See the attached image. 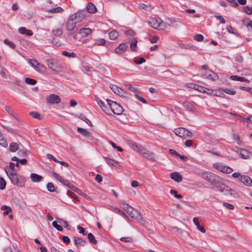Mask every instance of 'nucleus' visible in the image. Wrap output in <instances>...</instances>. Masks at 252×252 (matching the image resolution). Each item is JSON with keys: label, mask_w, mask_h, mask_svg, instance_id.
Here are the masks:
<instances>
[{"label": "nucleus", "mask_w": 252, "mask_h": 252, "mask_svg": "<svg viewBox=\"0 0 252 252\" xmlns=\"http://www.w3.org/2000/svg\"><path fill=\"white\" fill-rule=\"evenodd\" d=\"M131 146L134 150L139 152L145 158L151 160V161H153L154 160V154L153 153H150L146 149L140 145H138L135 143H131Z\"/></svg>", "instance_id": "1"}, {"label": "nucleus", "mask_w": 252, "mask_h": 252, "mask_svg": "<svg viewBox=\"0 0 252 252\" xmlns=\"http://www.w3.org/2000/svg\"><path fill=\"white\" fill-rule=\"evenodd\" d=\"M148 24L151 27L159 31L164 30L166 28V24L159 17L150 18Z\"/></svg>", "instance_id": "2"}, {"label": "nucleus", "mask_w": 252, "mask_h": 252, "mask_svg": "<svg viewBox=\"0 0 252 252\" xmlns=\"http://www.w3.org/2000/svg\"><path fill=\"white\" fill-rule=\"evenodd\" d=\"M77 21H76L73 17L70 15L68 20L65 24V28L69 32V35H72L77 32L78 31V27L77 26Z\"/></svg>", "instance_id": "3"}, {"label": "nucleus", "mask_w": 252, "mask_h": 252, "mask_svg": "<svg viewBox=\"0 0 252 252\" xmlns=\"http://www.w3.org/2000/svg\"><path fill=\"white\" fill-rule=\"evenodd\" d=\"M4 170L12 184L19 187L23 186L24 183L21 180L20 176L15 172H9L8 168L5 167Z\"/></svg>", "instance_id": "4"}, {"label": "nucleus", "mask_w": 252, "mask_h": 252, "mask_svg": "<svg viewBox=\"0 0 252 252\" xmlns=\"http://www.w3.org/2000/svg\"><path fill=\"white\" fill-rule=\"evenodd\" d=\"M106 101L108 102L110 110H111L114 114L119 115L123 113L124 111L123 107L119 104L108 99H106Z\"/></svg>", "instance_id": "5"}, {"label": "nucleus", "mask_w": 252, "mask_h": 252, "mask_svg": "<svg viewBox=\"0 0 252 252\" xmlns=\"http://www.w3.org/2000/svg\"><path fill=\"white\" fill-rule=\"evenodd\" d=\"M28 63L37 72L44 73L46 70L45 67L35 60H29Z\"/></svg>", "instance_id": "6"}, {"label": "nucleus", "mask_w": 252, "mask_h": 252, "mask_svg": "<svg viewBox=\"0 0 252 252\" xmlns=\"http://www.w3.org/2000/svg\"><path fill=\"white\" fill-rule=\"evenodd\" d=\"M219 190L227 196L234 197L238 196V194L235 190L231 189L229 187L223 184H221L220 186Z\"/></svg>", "instance_id": "7"}, {"label": "nucleus", "mask_w": 252, "mask_h": 252, "mask_svg": "<svg viewBox=\"0 0 252 252\" xmlns=\"http://www.w3.org/2000/svg\"><path fill=\"white\" fill-rule=\"evenodd\" d=\"M174 133L176 135L184 138L192 136V133L190 131L183 127H179L175 129Z\"/></svg>", "instance_id": "8"}, {"label": "nucleus", "mask_w": 252, "mask_h": 252, "mask_svg": "<svg viewBox=\"0 0 252 252\" xmlns=\"http://www.w3.org/2000/svg\"><path fill=\"white\" fill-rule=\"evenodd\" d=\"M111 90L115 94L123 97H128L129 94L124 91L123 89L118 87L117 86L115 85H111L110 86Z\"/></svg>", "instance_id": "9"}, {"label": "nucleus", "mask_w": 252, "mask_h": 252, "mask_svg": "<svg viewBox=\"0 0 252 252\" xmlns=\"http://www.w3.org/2000/svg\"><path fill=\"white\" fill-rule=\"evenodd\" d=\"M213 167L220 171L226 174L230 173L233 171L232 168L229 166H224L220 163H214L213 164Z\"/></svg>", "instance_id": "10"}, {"label": "nucleus", "mask_w": 252, "mask_h": 252, "mask_svg": "<svg viewBox=\"0 0 252 252\" xmlns=\"http://www.w3.org/2000/svg\"><path fill=\"white\" fill-rule=\"evenodd\" d=\"M203 77L208 79L216 81L219 79V76L211 70H206L202 73Z\"/></svg>", "instance_id": "11"}, {"label": "nucleus", "mask_w": 252, "mask_h": 252, "mask_svg": "<svg viewBox=\"0 0 252 252\" xmlns=\"http://www.w3.org/2000/svg\"><path fill=\"white\" fill-rule=\"evenodd\" d=\"M48 67L54 72H57L59 70L58 63L52 59L47 60L46 61Z\"/></svg>", "instance_id": "12"}, {"label": "nucleus", "mask_w": 252, "mask_h": 252, "mask_svg": "<svg viewBox=\"0 0 252 252\" xmlns=\"http://www.w3.org/2000/svg\"><path fill=\"white\" fill-rule=\"evenodd\" d=\"M47 101L50 104H58L60 102L61 98L58 95L51 94L46 98Z\"/></svg>", "instance_id": "13"}, {"label": "nucleus", "mask_w": 252, "mask_h": 252, "mask_svg": "<svg viewBox=\"0 0 252 252\" xmlns=\"http://www.w3.org/2000/svg\"><path fill=\"white\" fill-rule=\"evenodd\" d=\"M95 100L97 102V104L101 107L102 110L106 113V114H109L110 112V108L109 107V105L108 104L106 105L105 103L99 98L97 96H95Z\"/></svg>", "instance_id": "14"}, {"label": "nucleus", "mask_w": 252, "mask_h": 252, "mask_svg": "<svg viewBox=\"0 0 252 252\" xmlns=\"http://www.w3.org/2000/svg\"><path fill=\"white\" fill-rule=\"evenodd\" d=\"M71 17L74 19L77 23L81 22L85 17V14L82 11H78L77 12L71 15Z\"/></svg>", "instance_id": "15"}, {"label": "nucleus", "mask_w": 252, "mask_h": 252, "mask_svg": "<svg viewBox=\"0 0 252 252\" xmlns=\"http://www.w3.org/2000/svg\"><path fill=\"white\" fill-rule=\"evenodd\" d=\"M187 87L193 89L195 90H198V91L200 92H206V88H204L202 86H200L199 85H196L193 83H188L186 84Z\"/></svg>", "instance_id": "16"}, {"label": "nucleus", "mask_w": 252, "mask_h": 252, "mask_svg": "<svg viewBox=\"0 0 252 252\" xmlns=\"http://www.w3.org/2000/svg\"><path fill=\"white\" fill-rule=\"evenodd\" d=\"M240 181L246 185L252 187V180L248 176L242 175Z\"/></svg>", "instance_id": "17"}, {"label": "nucleus", "mask_w": 252, "mask_h": 252, "mask_svg": "<svg viewBox=\"0 0 252 252\" xmlns=\"http://www.w3.org/2000/svg\"><path fill=\"white\" fill-rule=\"evenodd\" d=\"M135 213V215L134 216L133 219H135L137 220L138 222L144 224L146 222L145 219L143 218L141 213L140 212H138L136 210L134 212Z\"/></svg>", "instance_id": "18"}, {"label": "nucleus", "mask_w": 252, "mask_h": 252, "mask_svg": "<svg viewBox=\"0 0 252 252\" xmlns=\"http://www.w3.org/2000/svg\"><path fill=\"white\" fill-rule=\"evenodd\" d=\"M135 213V215L134 216L133 219H135L137 220L138 222L144 224L146 222L145 219L143 218L141 213L140 212H138L136 210L134 212Z\"/></svg>", "instance_id": "19"}, {"label": "nucleus", "mask_w": 252, "mask_h": 252, "mask_svg": "<svg viewBox=\"0 0 252 252\" xmlns=\"http://www.w3.org/2000/svg\"><path fill=\"white\" fill-rule=\"evenodd\" d=\"M135 213V215L134 216L133 219H135L137 220L138 222L144 224L146 222L145 219L143 218L141 213L140 212H138L136 210L134 212Z\"/></svg>", "instance_id": "20"}, {"label": "nucleus", "mask_w": 252, "mask_h": 252, "mask_svg": "<svg viewBox=\"0 0 252 252\" xmlns=\"http://www.w3.org/2000/svg\"><path fill=\"white\" fill-rule=\"evenodd\" d=\"M135 213V215L134 216L133 219H135L137 220L138 222L144 224L146 222L145 219L143 218L141 213L140 212H138L136 210L134 212Z\"/></svg>", "instance_id": "21"}, {"label": "nucleus", "mask_w": 252, "mask_h": 252, "mask_svg": "<svg viewBox=\"0 0 252 252\" xmlns=\"http://www.w3.org/2000/svg\"><path fill=\"white\" fill-rule=\"evenodd\" d=\"M77 131L80 133H81V134H82L84 136L90 139H91L93 138L91 133L89 131H88V130H87L86 129H84V128H83L81 127H78Z\"/></svg>", "instance_id": "22"}, {"label": "nucleus", "mask_w": 252, "mask_h": 252, "mask_svg": "<svg viewBox=\"0 0 252 252\" xmlns=\"http://www.w3.org/2000/svg\"><path fill=\"white\" fill-rule=\"evenodd\" d=\"M170 176L172 179L177 182H181L183 179L182 175L178 172H173L171 173Z\"/></svg>", "instance_id": "23"}, {"label": "nucleus", "mask_w": 252, "mask_h": 252, "mask_svg": "<svg viewBox=\"0 0 252 252\" xmlns=\"http://www.w3.org/2000/svg\"><path fill=\"white\" fill-rule=\"evenodd\" d=\"M168 20L170 23L168 24V25L170 26L177 28L181 25V22L175 19L170 18H168Z\"/></svg>", "instance_id": "24"}, {"label": "nucleus", "mask_w": 252, "mask_h": 252, "mask_svg": "<svg viewBox=\"0 0 252 252\" xmlns=\"http://www.w3.org/2000/svg\"><path fill=\"white\" fill-rule=\"evenodd\" d=\"M74 241L78 249H80L81 246H84L86 243V242L84 240L76 237H74Z\"/></svg>", "instance_id": "25"}, {"label": "nucleus", "mask_w": 252, "mask_h": 252, "mask_svg": "<svg viewBox=\"0 0 252 252\" xmlns=\"http://www.w3.org/2000/svg\"><path fill=\"white\" fill-rule=\"evenodd\" d=\"M127 46L125 43H121L119 45V47L116 48L115 50L116 53L121 54L124 53L126 49Z\"/></svg>", "instance_id": "26"}, {"label": "nucleus", "mask_w": 252, "mask_h": 252, "mask_svg": "<svg viewBox=\"0 0 252 252\" xmlns=\"http://www.w3.org/2000/svg\"><path fill=\"white\" fill-rule=\"evenodd\" d=\"M252 154L245 149H241L240 151V156L244 159H247L250 158Z\"/></svg>", "instance_id": "27"}, {"label": "nucleus", "mask_w": 252, "mask_h": 252, "mask_svg": "<svg viewBox=\"0 0 252 252\" xmlns=\"http://www.w3.org/2000/svg\"><path fill=\"white\" fill-rule=\"evenodd\" d=\"M79 33L83 37H87L92 33V30L90 28H82L79 30Z\"/></svg>", "instance_id": "28"}, {"label": "nucleus", "mask_w": 252, "mask_h": 252, "mask_svg": "<svg viewBox=\"0 0 252 252\" xmlns=\"http://www.w3.org/2000/svg\"><path fill=\"white\" fill-rule=\"evenodd\" d=\"M193 222L194 224L196 226L197 229L202 233H205L206 230L205 228L199 224V221L197 218H194L193 219Z\"/></svg>", "instance_id": "29"}, {"label": "nucleus", "mask_w": 252, "mask_h": 252, "mask_svg": "<svg viewBox=\"0 0 252 252\" xmlns=\"http://www.w3.org/2000/svg\"><path fill=\"white\" fill-rule=\"evenodd\" d=\"M104 158L105 159V161L107 164L111 165L115 167L119 166V163L117 161H116L113 159L107 157H104Z\"/></svg>", "instance_id": "30"}, {"label": "nucleus", "mask_w": 252, "mask_h": 252, "mask_svg": "<svg viewBox=\"0 0 252 252\" xmlns=\"http://www.w3.org/2000/svg\"><path fill=\"white\" fill-rule=\"evenodd\" d=\"M31 179L33 182L38 183L42 179V177L35 173H32L31 174Z\"/></svg>", "instance_id": "31"}, {"label": "nucleus", "mask_w": 252, "mask_h": 252, "mask_svg": "<svg viewBox=\"0 0 252 252\" xmlns=\"http://www.w3.org/2000/svg\"><path fill=\"white\" fill-rule=\"evenodd\" d=\"M88 12L94 13L96 12V8L95 6L92 3H89L86 7Z\"/></svg>", "instance_id": "32"}, {"label": "nucleus", "mask_w": 252, "mask_h": 252, "mask_svg": "<svg viewBox=\"0 0 252 252\" xmlns=\"http://www.w3.org/2000/svg\"><path fill=\"white\" fill-rule=\"evenodd\" d=\"M19 149L18 143L16 142L11 143L9 147V150L11 152H15Z\"/></svg>", "instance_id": "33"}, {"label": "nucleus", "mask_w": 252, "mask_h": 252, "mask_svg": "<svg viewBox=\"0 0 252 252\" xmlns=\"http://www.w3.org/2000/svg\"><path fill=\"white\" fill-rule=\"evenodd\" d=\"M77 117H78L79 119H81L82 121H84L86 124H87L89 126H92V123L90 121V120H89L86 117V116H85L84 114H80L79 115H77L76 116Z\"/></svg>", "instance_id": "34"}, {"label": "nucleus", "mask_w": 252, "mask_h": 252, "mask_svg": "<svg viewBox=\"0 0 252 252\" xmlns=\"http://www.w3.org/2000/svg\"><path fill=\"white\" fill-rule=\"evenodd\" d=\"M109 36L111 40H115L119 36V33L117 31H113L109 32Z\"/></svg>", "instance_id": "35"}, {"label": "nucleus", "mask_w": 252, "mask_h": 252, "mask_svg": "<svg viewBox=\"0 0 252 252\" xmlns=\"http://www.w3.org/2000/svg\"><path fill=\"white\" fill-rule=\"evenodd\" d=\"M52 32L54 36H61L63 33V30L61 28H57L52 31Z\"/></svg>", "instance_id": "36"}, {"label": "nucleus", "mask_w": 252, "mask_h": 252, "mask_svg": "<svg viewBox=\"0 0 252 252\" xmlns=\"http://www.w3.org/2000/svg\"><path fill=\"white\" fill-rule=\"evenodd\" d=\"M231 78L233 80L239 81H241V82H248V81H249L247 80V79H246V78H245L244 77H239V76H236V75L231 76Z\"/></svg>", "instance_id": "37"}, {"label": "nucleus", "mask_w": 252, "mask_h": 252, "mask_svg": "<svg viewBox=\"0 0 252 252\" xmlns=\"http://www.w3.org/2000/svg\"><path fill=\"white\" fill-rule=\"evenodd\" d=\"M88 238L90 243L96 245L97 244V241L95 240L94 236L91 233H89L88 235Z\"/></svg>", "instance_id": "38"}, {"label": "nucleus", "mask_w": 252, "mask_h": 252, "mask_svg": "<svg viewBox=\"0 0 252 252\" xmlns=\"http://www.w3.org/2000/svg\"><path fill=\"white\" fill-rule=\"evenodd\" d=\"M222 92L224 93L230 94V95H234L236 94V91L233 90H231L228 88H223L221 89Z\"/></svg>", "instance_id": "39"}, {"label": "nucleus", "mask_w": 252, "mask_h": 252, "mask_svg": "<svg viewBox=\"0 0 252 252\" xmlns=\"http://www.w3.org/2000/svg\"><path fill=\"white\" fill-rule=\"evenodd\" d=\"M1 210H4V211L3 212V215L4 216H6V215H7L9 213V212L10 211H11V209L10 207L7 206H5V205H3L0 208Z\"/></svg>", "instance_id": "40"}, {"label": "nucleus", "mask_w": 252, "mask_h": 252, "mask_svg": "<svg viewBox=\"0 0 252 252\" xmlns=\"http://www.w3.org/2000/svg\"><path fill=\"white\" fill-rule=\"evenodd\" d=\"M106 43V40L103 38H99L95 40L94 45H104Z\"/></svg>", "instance_id": "41"}, {"label": "nucleus", "mask_w": 252, "mask_h": 252, "mask_svg": "<svg viewBox=\"0 0 252 252\" xmlns=\"http://www.w3.org/2000/svg\"><path fill=\"white\" fill-rule=\"evenodd\" d=\"M63 9L61 7H57L54 8H52L50 10H48V11L51 13H57L62 12Z\"/></svg>", "instance_id": "42"}, {"label": "nucleus", "mask_w": 252, "mask_h": 252, "mask_svg": "<svg viewBox=\"0 0 252 252\" xmlns=\"http://www.w3.org/2000/svg\"><path fill=\"white\" fill-rule=\"evenodd\" d=\"M62 55L65 56H67L68 57L75 58L76 57L75 53L73 52L69 53L66 51H63L62 52Z\"/></svg>", "instance_id": "43"}, {"label": "nucleus", "mask_w": 252, "mask_h": 252, "mask_svg": "<svg viewBox=\"0 0 252 252\" xmlns=\"http://www.w3.org/2000/svg\"><path fill=\"white\" fill-rule=\"evenodd\" d=\"M25 81L27 84L29 85H34L36 83V81L35 79L30 78H26Z\"/></svg>", "instance_id": "44"}, {"label": "nucleus", "mask_w": 252, "mask_h": 252, "mask_svg": "<svg viewBox=\"0 0 252 252\" xmlns=\"http://www.w3.org/2000/svg\"><path fill=\"white\" fill-rule=\"evenodd\" d=\"M58 220V222L62 225H63V227H64L65 228H67L68 226V222L62 219H57Z\"/></svg>", "instance_id": "45"}, {"label": "nucleus", "mask_w": 252, "mask_h": 252, "mask_svg": "<svg viewBox=\"0 0 252 252\" xmlns=\"http://www.w3.org/2000/svg\"><path fill=\"white\" fill-rule=\"evenodd\" d=\"M28 151L27 150H20L18 151V155L20 157H25L28 154Z\"/></svg>", "instance_id": "46"}, {"label": "nucleus", "mask_w": 252, "mask_h": 252, "mask_svg": "<svg viewBox=\"0 0 252 252\" xmlns=\"http://www.w3.org/2000/svg\"><path fill=\"white\" fill-rule=\"evenodd\" d=\"M118 213H119L120 215L123 216L126 220L128 219V216L126 215V214L121 209L118 208H115L114 209Z\"/></svg>", "instance_id": "47"}, {"label": "nucleus", "mask_w": 252, "mask_h": 252, "mask_svg": "<svg viewBox=\"0 0 252 252\" xmlns=\"http://www.w3.org/2000/svg\"><path fill=\"white\" fill-rule=\"evenodd\" d=\"M6 186V182L4 179L0 177V189L3 190L5 189Z\"/></svg>", "instance_id": "48"}, {"label": "nucleus", "mask_w": 252, "mask_h": 252, "mask_svg": "<svg viewBox=\"0 0 252 252\" xmlns=\"http://www.w3.org/2000/svg\"><path fill=\"white\" fill-rule=\"evenodd\" d=\"M52 175L53 176V177L55 178H56L57 180H58L60 182H63V179L62 178V177L59 176L57 173H56L54 171H52Z\"/></svg>", "instance_id": "49"}, {"label": "nucleus", "mask_w": 252, "mask_h": 252, "mask_svg": "<svg viewBox=\"0 0 252 252\" xmlns=\"http://www.w3.org/2000/svg\"><path fill=\"white\" fill-rule=\"evenodd\" d=\"M47 189L50 192H53L55 191V187L52 183H49L47 184Z\"/></svg>", "instance_id": "50"}, {"label": "nucleus", "mask_w": 252, "mask_h": 252, "mask_svg": "<svg viewBox=\"0 0 252 252\" xmlns=\"http://www.w3.org/2000/svg\"><path fill=\"white\" fill-rule=\"evenodd\" d=\"M52 225L58 231H62L63 230L62 227L60 225L58 224L56 221H53Z\"/></svg>", "instance_id": "51"}, {"label": "nucleus", "mask_w": 252, "mask_h": 252, "mask_svg": "<svg viewBox=\"0 0 252 252\" xmlns=\"http://www.w3.org/2000/svg\"><path fill=\"white\" fill-rule=\"evenodd\" d=\"M137 41L136 39H134V41L130 43V47L131 50L136 51L137 48Z\"/></svg>", "instance_id": "52"}, {"label": "nucleus", "mask_w": 252, "mask_h": 252, "mask_svg": "<svg viewBox=\"0 0 252 252\" xmlns=\"http://www.w3.org/2000/svg\"><path fill=\"white\" fill-rule=\"evenodd\" d=\"M30 115L33 117L34 118L40 120L41 119V116L40 114L35 112H32L30 113Z\"/></svg>", "instance_id": "53"}, {"label": "nucleus", "mask_w": 252, "mask_h": 252, "mask_svg": "<svg viewBox=\"0 0 252 252\" xmlns=\"http://www.w3.org/2000/svg\"><path fill=\"white\" fill-rule=\"evenodd\" d=\"M170 193L173 194L176 198H182V195L178 194L177 191L175 190L171 189L170 191Z\"/></svg>", "instance_id": "54"}, {"label": "nucleus", "mask_w": 252, "mask_h": 252, "mask_svg": "<svg viewBox=\"0 0 252 252\" xmlns=\"http://www.w3.org/2000/svg\"><path fill=\"white\" fill-rule=\"evenodd\" d=\"M126 87L128 88L130 91L133 92H137L138 91L137 89L131 84H127L126 85Z\"/></svg>", "instance_id": "55"}, {"label": "nucleus", "mask_w": 252, "mask_h": 252, "mask_svg": "<svg viewBox=\"0 0 252 252\" xmlns=\"http://www.w3.org/2000/svg\"><path fill=\"white\" fill-rule=\"evenodd\" d=\"M203 36L202 34H196L194 36V40L199 42L202 41L203 40Z\"/></svg>", "instance_id": "56"}, {"label": "nucleus", "mask_w": 252, "mask_h": 252, "mask_svg": "<svg viewBox=\"0 0 252 252\" xmlns=\"http://www.w3.org/2000/svg\"><path fill=\"white\" fill-rule=\"evenodd\" d=\"M4 42L6 45L9 46L11 48H12L13 49H14L16 47L14 43H13L12 42H11V41H10L9 40H7V39H5L4 40Z\"/></svg>", "instance_id": "57"}, {"label": "nucleus", "mask_w": 252, "mask_h": 252, "mask_svg": "<svg viewBox=\"0 0 252 252\" xmlns=\"http://www.w3.org/2000/svg\"><path fill=\"white\" fill-rule=\"evenodd\" d=\"M252 20L249 18H246L242 20V23L247 27H249L250 24Z\"/></svg>", "instance_id": "58"}, {"label": "nucleus", "mask_w": 252, "mask_h": 252, "mask_svg": "<svg viewBox=\"0 0 252 252\" xmlns=\"http://www.w3.org/2000/svg\"><path fill=\"white\" fill-rule=\"evenodd\" d=\"M244 10L248 14L250 15L252 14V10L251 7H249L248 6H245L244 7Z\"/></svg>", "instance_id": "59"}, {"label": "nucleus", "mask_w": 252, "mask_h": 252, "mask_svg": "<svg viewBox=\"0 0 252 252\" xmlns=\"http://www.w3.org/2000/svg\"><path fill=\"white\" fill-rule=\"evenodd\" d=\"M134 62L136 64H140L145 62L146 60L143 58H140L139 59L135 60Z\"/></svg>", "instance_id": "60"}, {"label": "nucleus", "mask_w": 252, "mask_h": 252, "mask_svg": "<svg viewBox=\"0 0 252 252\" xmlns=\"http://www.w3.org/2000/svg\"><path fill=\"white\" fill-rule=\"evenodd\" d=\"M223 205L226 207V208L229 210H233L234 209V206L232 204L228 203L227 202H223Z\"/></svg>", "instance_id": "61"}, {"label": "nucleus", "mask_w": 252, "mask_h": 252, "mask_svg": "<svg viewBox=\"0 0 252 252\" xmlns=\"http://www.w3.org/2000/svg\"><path fill=\"white\" fill-rule=\"evenodd\" d=\"M129 205H128L126 203H122L121 204H120V207L123 209H124L125 211H126L128 209V208L129 207Z\"/></svg>", "instance_id": "62"}, {"label": "nucleus", "mask_w": 252, "mask_h": 252, "mask_svg": "<svg viewBox=\"0 0 252 252\" xmlns=\"http://www.w3.org/2000/svg\"><path fill=\"white\" fill-rule=\"evenodd\" d=\"M134 96L136 98H137L139 101L142 102L143 103H147V101L145 99H144L143 97L139 96L137 94H135Z\"/></svg>", "instance_id": "63"}, {"label": "nucleus", "mask_w": 252, "mask_h": 252, "mask_svg": "<svg viewBox=\"0 0 252 252\" xmlns=\"http://www.w3.org/2000/svg\"><path fill=\"white\" fill-rule=\"evenodd\" d=\"M120 240L124 242H129L132 241V239L130 237H122Z\"/></svg>", "instance_id": "64"}]
</instances>
